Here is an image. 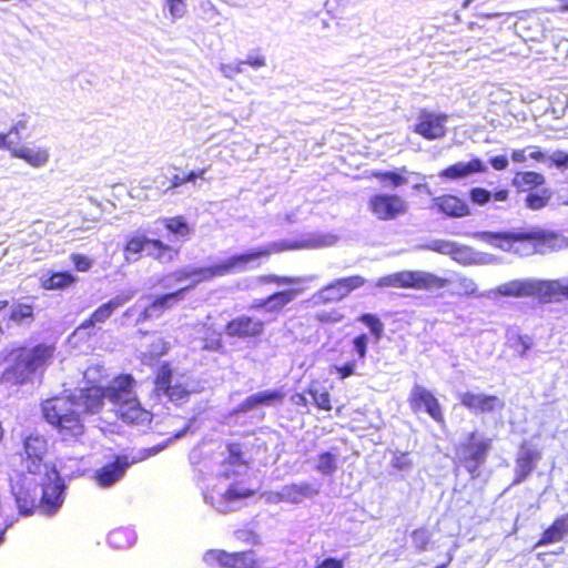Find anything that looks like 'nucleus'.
Returning a JSON list of instances; mask_svg holds the SVG:
<instances>
[{"instance_id": "obj_1", "label": "nucleus", "mask_w": 568, "mask_h": 568, "mask_svg": "<svg viewBox=\"0 0 568 568\" xmlns=\"http://www.w3.org/2000/svg\"><path fill=\"white\" fill-rule=\"evenodd\" d=\"M41 413L62 443H79L87 433L85 417L75 396L50 397L41 403Z\"/></svg>"}, {"instance_id": "obj_2", "label": "nucleus", "mask_w": 568, "mask_h": 568, "mask_svg": "<svg viewBox=\"0 0 568 568\" xmlns=\"http://www.w3.org/2000/svg\"><path fill=\"white\" fill-rule=\"evenodd\" d=\"M54 351L53 345L44 343L12 348L10 354L14 356V361L2 372L0 382L16 386L31 382L33 375L50 363Z\"/></svg>"}, {"instance_id": "obj_3", "label": "nucleus", "mask_w": 568, "mask_h": 568, "mask_svg": "<svg viewBox=\"0 0 568 568\" xmlns=\"http://www.w3.org/2000/svg\"><path fill=\"white\" fill-rule=\"evenodd\" d=\"M286 248L287 246L285 244L271 243L251 252L232 255L229 258L213 265L192 267L191 274H193V281L186 287L191 290L200 283L210 282L216 277H223L236 272L244 271L248 263L262 257H267L274 253L283 252Z\"/></svg>"}, {"instance_id": "obj_4", "label": "nucleus", "mask_w": 568, "mask_h": 568, "mask_svg": "<svg viewBox=\"0 0 568 568\" xmlns=\"http://www.w3.org/2000/svg\"><path fill=\"white\" fill-rule=\"evenodd\" d=\"M496 293L505 297H535L541 304L568 300V282L560 280H513L500 284Z\"/></svg>"}, {"instance_id": "obj_5", "label": "nucleus", "mask_w": 568, "mask_h": 568, "mask_svg": "<svg viewBox=\"0 0 568 568\" xmlns=\"http://www.w3.org/2000/svg\"><path fill=\"white\" fill-rule=\"evenodd\" d=\"M494 236L500 246L520 255L546 254L562 246L557 233L539 229L496 233Z\"/></svg>"}, {"instance_id": "obj_6", "label": "nucleus", "mask_w": 568, "mask_h": 568, "mask_svg": "<svg viewBox=\"0 0 568 568\" xmlns=\"http://www.w3.org/2000/svg\"><path fill=\"white\" fill-rule=\"evenodd\" d=\"M132 382V375L121 374L114 378V384L109 386L90 385L80 392L78 400L80 407L83 406L84 414H98L104 406L108 398L112 404L121 399V394L129 390Z\"/></svg>"}, {"instance_id": "obj_7", "label": "nucleus", "mask_w": 568, "mask_h": 568, "mask_svg": "<svg viewBox=\"0 0 568 568\" xmlns=\"http://www.w3.org/2000/svg\"><path fill=\"white\" fill-rule=\"evenodd\" d=\"M449 284V280L439 277L424 271H399L377 280L378 287H397L413 290H443Z\"/></svg>"}, {"instance_id": "obj_8", "label": "nucleus", "mask_w": 568, "mask_h": 568, "mask_svg": "<svg viewBox=\"0 0 568 568\" xmlns=\"http://www.w3.org/2000/svg\"><path fill=\"white\" fill-rule=\"evenodd\" d=\"M144 251H146L149 257L160 263H170L179 255V248L164 243L160 239H150L143 234L130 236L123 247L128 261L131 256L139 260Z\"/></svg>"}, {"instance_id": "obj_9", "label": "nucleus", "mask_w": 568, "mask_h": 568, "mask_svg": "<svg viewBox=\"0 0 568 568\" xmlns=\"http://www.w3.org/2000/svg\"><path fill=\"white\" fill-rule=\"evenodd\" d=\"M491 449L490 438H479L477 432L467 435L464 443L455 447L456 463L474 475L486 462L488 452Z\"/></svg>"}, {"instance_id": "obj_10", "label": "nucleus", "mask_w": 568, "mask_h": 568, "mask_svg": "<svg viewBox=\"0 0 568 568\" xmlns=\"http://www.w3.org/2000/svg\"><path fill=\"white\" fill-rule=\"evenodd\" d=\"M345 298L343 293L337 288L334 281L324 285L316 291L306 302L308 307L317 310L313 317L321 324H336L343 321L344 314L339 308H331L329 311H321L320 307L329 303H337Z\"/></svg>"}, {"instance_id": "obj_11", "label": "nucleus", "mask_w": 568, "mask_h": 568, "mask_svg": "<svg viewBox=\"0 0 568 568\" xmlns=\"http://www.w3.org/2000/svg\"><path fill=\"white\" fill-rule=\"evenodd\" d=\"M135 379L132 376L129 390L121 394V399L113 403L118 418L130 426H148L151 424L153 414L144 408L133 392Z\"/></svg>"}, {"instance_id": "obj_12", "label": "nucleus", "mask_w": 568, "mask_h": 568, "mask_svg": "<svg viewBox=\"0 0 568 568\" xmlns=\"http://www.w3.org/2000/svg\"><path fill=\"white\" fill-rule=\"evenodd\" d=\"M407 402L414 414H427L438 425L444 426L446 424L442 404L434 393L425 386L414 385Z\"/></svg>"}, {"instance_id": "obj_13", "label": "nucleus", "mask_w": 568, "mask_h": 568, "mask_svg": "<svg viewBox=\"0 0 568 568\" xmlns=\"http://www.w3.org/2000/svg\"><path fill=\"white\" fill-rule=\"evenodd\" d=\"M368 210L378 221H392L408 211L407 202L396 193H377L368 199Z\"/></svg>"}, {"instance_id": "obj_14", "label": "nucleus", "mask_w": 568, "mask_h": 568, "mask_svg": "<svg viewBox=\"0 0 568 568\" xmlns=\"http://www.w3.org/2000/svg\"><path fill=\"white\" fill-rule=\"evenodd\" d=\"M547 11L555 9H531L518 18L517 27L527 41H540L551 30V21L545 14Z\"/></svg>"}, {"instance_id": "obj_15", "label": "nucleus", "mask_w": 568, "mask_h": 568, "mask_svg": "<svg viewBox=\"0 0 568 568\" xmlns=\"http://www.w3.org/2000/svg\"><path fill=\"white\" fill-rule=\"evenodd\" d=\"M265 331V322L251 315H240L230 320L224 326V333L230 338L255 339Z\"/></svg>"}, {"instance_id": "obj_16", "label": "nucleus", "mask_w": 568, "mask_h": 568, "mask_svg": "<svg viewBox=\"0 0 568 568\" xmlns=\"http://www.w3.org/2000/svg\"><path fill=\"white\" fill-rule=\"evenodd\" d=\"M24 464L26 468L31 474H40L42 470H48L49 467L44 463V457L48 454V440L44 436L39 434H31L26 437L23 442Z\"/></svg>"}, {"instance_id": "obj_17", "label": "nucleus", "mask_w": 568, "mask_h": 568, "mask_svg": "<svg viewBox=\"0 0 568 568\" xmlns=\"http://www.w3.org/2000/svg\"><path fill=\"white\" fill-rule=\"evenodd\" d=\"M159 448H151L145 450L142 457L139 460L149 457L150 455L156 454ZM138 462V459L129 460L125 455H118L114 457V460L105 464L100 469H98L94 474V479L100 487H110L114 483H116L125 473L129 465Z\"/></svg>"}, {"instance_id": "obj_18", "label": "nucleus", "mask_w": 568, "mask_h": 568, "mask_svg": "<svg viewBox=\"0 0 568 568\" xmlns=\"http://www.w3.org/2000/svg\"><path fill=\"white\" fill-rule=\"evenodd\" d=\"M448 115L420 110L417 121L413 125V132L428 141L439 140L446 135V122Z\"/></svg>"}, {"instance_id": "obj_19", "label": "nucleus", "mask_w": 568, "mask_h": 568, "mask_svg": "<svg viewBox=\"0 0 568 568\" xmlns=\"http://www.w3.org/2000/svg\"><path fill=\"white\" fill-rule=\"evenodd\" d=\"M42 495L40 505L45 514H53L62 504L64 484L59 473L53 468L45 470V480L41 484Z\"/></svg>"}, {"instance_id": "obj_20", "label": "nucleus", "mask_w": 568, "mask_h": 568, "mask_svg": "<svg viewBox=\"0 0 568 568\" xmlns=\"http://www.w3.org/2000/svg\"><path fill=\"white\" fill-rule=\"evenodd\" d=\"M189 287H180L173 292L155 296L138 315L135 324H142L146 321L161 317L168 310H171L175 303L181 301Z\"/></svg>"}, {"instance_id": "obj_21", "label": "nucleus", "mask_w": 568, "mask_h": 568, "mask_svg": "<svg viewBox=\"0 0 568 568\" xmlns=\"http://www.w3.org/2000/svg\"><path fill=\"white\" fill-rule=\"evenodd\" d=\"M460 404L474 414H491L500 412L505 407V403L496 395L475 394L465 392L459 397Z\"/></svg>"}, {"instance_id": "obj_22", "label": "nucleus", "mask_w": 568, "mask_h": 568, "mask_svg": "<svg viewBox=\"0 0 568 568\" xmlns=\"http://www.w3.org/2000/svg\"><path fill=\"white\" fill-rule=\"evenodd\" d=\"M129 298L130 296H115L108 302L102 303L89 315L88 318L81 322V324L75 328V332L88 331V335H93L95 332H92V329L95 325L104 324L109 321L113 313L126 303Z\"/></svg>"}, {"instance_id": "obj_23", "label": "nucleus", "mask_w": 568, "mask_h": 568, "mask_svg": "<svg viewBox=\"0 0 568 568\" xmlns=\"http://www.w3.org/2000/svg\"><path fill=\"white\" fill-rule=\"evenodd\" d=\"M301 292L302 291L298 288L276 291L266 297L254 300L251 308L268 314H280L301 294Z\"/></svg>"}, {"instance_id": "obj_24", "label": "nucleus", "mask_w": 568, "mask_h": 568, "mask_svg": "<svg viewBox=\"0 0 568 568\" xmlns=\"http://www.w3.org/2000/svg\"><path fill=\"white\" fill-rule=\"evenodd\" d=\"M285 392L281 388L264 389L244 398L235 408L236 413H248L257 407H267L282 404Z\"/></svg>"}, {"instance_id": "obj_25", "label": "nucleus", "mask_w": 568, "mask_h": 568, "mask_svg": "<svg viewBox=\"0 0 568 568\" xmlns=\"http://www.w3.org/2000/svg\"><path fill=\"white\" fill-rule=\"evenodd\" d=\"M432 207L445 216L459 219L469 215V206L466 201L454 194H443L432 200Z\"/></svg>"}, {"instance_id": "obj_26", "label": "nucleus", "mask_w": 568, "mask_h": 568, "mask_svg": "<svg viewBox=\"0 0 568 568\" xmlns=\"http://www.w3.org/2000/svg\"><path fill=\"white\" fill-rule=\"evenodd\" d=\"M541 458V453L535 448H526L520 450L515 460L514 485H518L526 480L536 469L537 463Z\"/></svg>"}, {"instance_id": "obj_27", "label": "nucleus", "mask_w": 568, "mask_h": 568, "mask_svg": "<svg viewBox=\"0 0 568 568\" xmlns=\"http://www.w3.org/2000/svg\"><path fill=\"white\" fill-rule=\"evenodd\" d=\"M486 165L479 158H473L467 163L458 162L452 164L439 172V178L447 180H459L471 174L483 173Z\"/></svg>"}, {"instance_id": "obj_28", "label": "nucleus", "mask_w": 568, "mask_h": 568, "mask_svg": "<svg viewBox=\"0 0 568 568\" xmlns=\"http://www.w3.org/2000/svg\"><path fill=\"white\" fill-rule=\"evenodd\" d=\"M318 494V489L312 484L303 481L285 485L277 494V501L298 504L305 498H312Z\"/></svg>"}, {"instance_id": "obj_29", "label": "nucleus", "mask_w": 568, "mask_h": 568, "mask_svg": "<svg viewBox=\"0 0 568 568\" xmlns=\"http://www.w3.org/2000/svg\"><path fill=\"white\" fill-rule=\"evenodd\" d=\"M568 534V513L561 516H558L554 519L548 528H546L535 547H544L555 542H559L564 540L565 536Z\"/></svg>"}, {"instance_id": "obj_30", "label": "nucleus", "mask_w": 568, "mask_h": 568, "mask_svg": "<svg viewBox=\"0 0 568 568\" xmlns=\"http://www.w3.org/2000/svg\"><path fill=\"white\" fill-rule=\"evenodd\" d=\"M11 156L23 160L33 168L44 165L49 161V151L47 148L38 146L31 148H13L11 149Z\"/></svg>"}, {"instance_id": "obj_31", "label": "nucleus", "mask_w": 568, "mask_h": 568, "mask_svg": "<svg viewBox=\"0 0 568 568\" xmlns=\"http://www.w3.org/2000/svg\"><path fill=\"white\" fill-rule=\"evenodd\" d=\"M78 278L69 271H57L49 273L41 280L40 286L45 291H63L73 286Z\"/></svg>"}, {"instance_id": "obj_32", "label": "nucleus", "mask_w": 568, "mask_h": 568, "mask_svg": "<svg viewBox=\"0 0 568 568\" xmlns=\"http://www.w3.org/2000/svg\"><path fill=\"white\" fill-rule=\"evenodd\" d=\"M545 183V176L535 171L517 172L513 179V185L521 192H531Z\"/></svg>"}, {"instance_id": "obj_33", "label": "nucleus", "mask_w": 568, "mask_h": 568, "mask_svg": "<svg viewBox=\"0 0 568 568\" xmlns=\"http://www.w3.org/2000/svg\"><path fill=\"white\" fill-rule=\"evenodd\" d=\"M34 320V306L30 303H17L8 315V322L18 326L30 325Z\"/></svg>"}, {"instance_id": "obj_34", "label": "nucleus", "mask_w": 568, "mask_h": 568, "mask_svg": "<svg viewBox=\"0 0 568 568\" xmlns=\"http://www.w3.org/2000/svg\"><path fill=\"white\" fill-rule=\"evenodd\" d=\"M162 224L169 233L175 236L186 239L191 234V227L183 215L166 217L162 221Z\"/></svg>"}, {"instance_id": "obj_35", "label": "nucleus", "mask_w": 568, "mask_h": 568, "mask_svg": "<svg viewBox=\"0 0 568 568\" xmlns=\"http://www.w3.org/2000/svg\"><path fill=\"white\" fill-rule=\"evenodd\" d=\"M256 566L253 550L229 552L226 568H256Z\"/></svg>"}, {"instance_id": "obj_36", "label": "nucleus", "mask_w": 568, "mask_h": 568, "mask_svg": "<svg viewBox=\"0 0 568 568\" xmlns=\"http://www.w3.org/2000/svg\"><path fill=\"white\" fill-rule=\"evenodd\" d=\"M306 392L320 410L331 412L333 409L331 394L326 388L311 385Z\"/></svg>"}, {"instance_id": "obj_37", "label": "nucleus", "mask_w": 568, "mask_h": 568, "mask_svg": "<svg viewBox=\"0 0 568 568\" xmlns=\"http://www.w3.org/2000/svg\"><path fill=\"white\" fill-rule=\"evenodd\" d=\"M173 369L169 362H163L156 369L154 376V389L158 394L163 393L172 385Z\"/></svg>"}, {"instance_id": "obj_38", "label": "nucleus", "mask_w": 568, "mask_h": 568, "mask_svg": "<svg viewBox=\"0 0 568 568\" xmlns=\"http://www.w3.org/2000/svg\"><path fill=\"white\" fill-rule=\"evenodd\" d=\"M369 176L378 180L381 183H388L393 187H399L407 183V179L395 171H372Z\"/></svg>"}, {"instance_id": "obj_39", "label": "nucleus", "mask_w": 568, "mask_h": 568, "mask_svg": "<svg viewBox=\"0 0 568 568\" xmlns=\"http://www.w3.org/2000/svg\"><path fill=\"white\" fill-rule=\"evenodd\" d=\"M334 282L337 285V288H339V291L346 297L351 292L364 286L366 280L361 275H352L336 278Z\"/></svg>"}, {"instance_id": "obj_40", "label": "nucleus", "mask_w": 568, "mask_h": 568, "mask_svg": "<svg viewBox=\"0 0 568 568\" xmlns=\"http://www.w3.org/2000/svg\"><path fill=\"white\" fill-rule=\"evenodd\" d=\"M316 469L326 476L333 475L337 469L336 456L331 452L321 453L317 457Z\"/></svg>"}, {"instance_id": "obj_41", "label": "nucleus", "mask_w": 568, "mask_h": 568, "mask_svg": "<svg viewBox=\"0 0 568 568\" xmlns=\"http://www.w3.org/2000/svg\"><path fill=\"white\" fill-rule=\"evenodd\" d=\"M358 321L369 328L371 333L373 334L376 341L382 338L384 332V324L376 315L369 313L362 314L358 317Z\"/></svg>"}, {"instance_id": "obj_42", "label": "nucleus", "mask_w": 568, "mask_h": 568, "mask_svg": "<svg viewBox=\"0 0 568 568\" xmlns=\"http://www.w3.org/2000/svg\"><path fill=\"white\" fill-rule=\"evenodd\" d=\"M255 495V490L251 488L240 487L237 484H232L223 494V499L226 501H234L237 499L248 498Z\"/></svg>"}, {"instance_id": "obj_43", "label": "nucleus", "mask_w": 568, "mask_h": 568, "mask_svg": "<svg viewBox=\"0 0 568 568\" xmlns=\"http://www.w3.org/2000/svg\"><path fill=\"white\" fill-rule=\"evenodd\" d=\"M413 546L417 551H424L430 544V534L426 528L419 527L410 534Z\"/></svg>"}, {"instance_id": "obj_44", "label": "nucleus", "mask_w": 568, "mask_h": 568, "mask_svg": "<svg viewBox=\"0 0 568 568\" xmlns=\"http://www.w3.org/2000/svg\"><path fill=\"white\" fill-rule=\"evenodd\" d=\"M550 197V192L548 190H544L541 193H529L526 196L525 202L530 210L536 211L545 207L548 204Z\"/></svg>"}, {"instance_id": "obj_45", "label": "nucleus", "mask_w": 568, "mask_h": 568, "mask_svg": "<svg viewBox=\"0 0 568 568\" xmlns=\"http://www.w3.org/2000/svg\"><path fill=\"white\" fill-rule=\"evenodd\" d=\"M229 552L222 549H210L204 555V560L207 565H217L221 568H226Z\"/></svg>"}, {"instance_id": "obj_46", "label": "nucleus", "mask_w": 568, "mask_h": 568, "mask_svg": "<svg viewBox=\"0 0 568 568\" xmlns=\"http://www.w3.org/2000/svg\"><path fill=\"white\" fill-rule=\"evenodd\" d=\"M70 261L72 262L75 271L81 273L89 272L93 266V260L80 253H72L70 255Z\"/></svg>"}, {"instance_id": "obj_47", "label": "nucleus", "mask_w": 568, "mask_h": 568, "mask_svg": "<svg viewBox=\"0 0 568 568\" xmlns=\"http://www.w3.org/2000/svg\"><path fill=\"white\" fill-rule=\"evenodd\" d=\"M16 500L18 504V508L20 514L30 515L37 507V500L34 497H29L28 495L18 494L16 496Z\"/></svg>"}, {"instance_id": "obj_48", "label": "nucleus", "mask_w": 568, "mask_h": 568, "mask_svg": "<svg viewBox=\"0 0 568 568\" xmlns=\"http://www.w3.org/2000/svg\"><path fill=\"white\" fill-rule=\"evenodd\" d=\"M296 282V278L288 276H280L276 274H265L257 277L260 284L290 285Z\"/></svg>"}, {"instance_id": "obj_49", "label": "nucleus", "mask_w": 568, "mask_h": 568, "mask_svg": "<svg viewBox=\"0 0 568 568\" xmlns=\"http://www.w3.org/2000/svg\"><path fill=\"white\" fill-rule=\"evenodd\" d=\"M128 535V531L122 528L114 529L109 534V542L116 548L125 547L126 545H130V538Z\"/></svg>"}, {"instance_id": "obj_50", "label": "nucleus", "mask_w": 568, "mask_h": 568, "mask_svg": "<svg viewBox=\"0 0 568 568\" xmlns=\"http://www.w3.org/2000/svg\"><path fill=\"white\" fill-rule=\"evenodd\" d=\"M202 348L210 352L221 351L223 348V342L220 333L212 331L206 337H204Z\"/></svg>"}, {"instance_id": "obj_51", "label": "nucleus", "mask_w": 568, "mask_h": 568, "mask_svg": "<svg viewBox=\"0 0 568 568\" xmlns=\"http://www.w3.org/2000/svg\"><path fill=\"white\" fill-rule=\"evenodd\" d=\"M161 394L168 397V399L171 402H179L189 396L186 388L180 384L170 385L168 389Z\"/></svg>"}, {"instance_id": "obj_52", "label": "nucleus", "mask_w": 568, "mask_h": 568, "mask_svg": "<svg viewBox=\"0 0 568 568\" xmlns=\"http://www.w3.org/2000/svg\"><path fill=\"white\" fill-rule=\"evenodd\" d=\"M165 8L169 10L172 19H181L186 11L185 0H165Z\"/></svg>"}, {"instance_id": "obj_53", "label": "nucleus", "mask_w": 568, "mask_h": 568, "mask_svg": "<svg viewBox=\"0 0 568 568\" xmlns=\"http://www.w3.org/2000/svg\"><path fill=\"white\" fill-rule=\"evenodd\" d=\"M354 352L357 354L361 361H364L367 355L368 348V337L366 334L362 333L354 337L353 339Z\"/></svg>"}, {"instance_id": "obj_54", "label": "nucleus", "mask_w": 568, "mask_h": 568, "mask_svg": "<svg viewBox=\"0 0 568 568\" xmlns=\"http://www.w3.org/2000/svg\"><path fill=\"white\" fill-rule=\"evenodd\" d=\"M169 348L170 344L163 337H158L150 344L148 352L151 357H160L165 355Z\"/></svg>"}, {"instance_id": "obj_55", "label": "nucleus", "mask_w": 568, "mask_h": 568, "mask_svg": "<svg viewBox=\"0 0 568 568\" xmlns=\"http://www.w3.org/2000/svg\"><path fill=\"white\" fill-rule=\"evenodd\" d=\"M229 452V463L232 465H241L245 464L243 459L242 446L239 443H229L227 444Z\"/></svg>"}, {"instance_id": "obj_56", "label": "nucleus", "mask_w": 568, "mask_h": 568, "mask_svg": "<svg viewBox=\"0 0 568 568\" xmlns=\"http://www.w3.org/2000/svg\"><path fill=\"white\" fill-rule=\"evenodd\" d=\"M469 196L474 203L478 205H485L490 201L491 193L484 187H473L469 191Z\"/></svg>"}, {"instance_id": "obj_57", "label": "nucleus", "mask_w": 568, "mask_h": 568, "mask_svg": "<svg viewBox=\"0 0 568 568\" xmlns=\"http://www.w3.org/2000/svg\"><path fill=\"white\" fill-rule=\"evenodd\" d=\"M333 369L337 374V378L345 379L356 374V363L355 361H349L334 366Z\"/></svg>"}, {"instance_id": "obj_58", "label": "nucleus", "mask_w": 568, "mask_h": 568, "mask_svg": "<svg viewBox=\"0 0 568 568\" xmlns=\"http://www.w3.org/2000/svg\"><path fill=\"white\" fill-rule=\"evenodd\" d=\"M221 71L226 78L232 79L236 74L243 72L244 67H243L242 61L234 62V63H226V64H222Z\"/></svg>"}, {"instance_id": "obj_59", "label": "nucleus", "mask_w": 568, "mask_h": 568, "mask_svg": "<svg viewBox=\"0 0 568 568\" xmlns=\"http://www.w3.org/2000/svg\"><path fill=\"white\" fill-rule=\"evenodd\" d=\"M459 285L463 290V293H462L463 295L471 296V295L477 294L478 288H477L476 283L473 280L466 278V277L460 278Z\"/></svg>"}, {"instance_id": "obj_60", "label": "nucleus", "mask_w": 568, "mask_h": 568, "mask_svg": "<svg viewBox=\"0 0 568 568\" xmlns=\"http://www.w3.org/2000/svg\"><path fill=\"white\" fill-rule=\"evenodd\" d=\"M314 568H344V560L335 557H327L316 564Z\"/></svg>"}, {"instance_id": "obj_61", "label": "nucleus", "mask_w": 568, "mask_h": 568, "mask_svg": "<svg viewBox=\"0 0 568 568\" xmlns=\"http://www.w3.org/2000/svg\"><path fill=\"white\" fill-rule=\"evenodd\" d=\"M243 67L250 65L253 69H260L266 65L265 57L261 54L248 55L246 60H242Z\"/></svg>"}, {"instance_id": "obj_62", "label": "nucleus", "mask_w": 568, "mask_h": 568, "mask_svg": "<svg viewBox=\"0 0 568 568\" xmlns=\"http://www.w3.org/2000/svg\"><path fill=\"white\" fill-rule=\"evenodd\" d=\"M517 346H518L519 355L525 356L526 353L532 346V339L527 335H519V336H517Z\"/></svg>"}, {"instance_id": "obj_63", "label": "nucleus", "mask_w": 568, "mask_h": 568, "mask_svg": "<svg viewBox=\"0 0 568 568\" xmlns=\"http://www.w3.org/2000/svg\"><path fill=\"white\" fill-rule=\"evenodd\" d=\"M551 164L557 168H567L568 166V153L564 151H556L550 158Z\"/></svg>"}, {"instance_id": "obj_64", "label": "nucleus", "mask_w": 568, "mask_h": 568, "mask_svg": "<svg viewBox=\"0 0 568 568\" xmlns=\"http://www.w3.org/2000/svg\"><path fill=\"white\" fill-rule=\"evenodd\" d=\"M489 163L497 171H503L508 166V160L505 155H496L489 160Z\"/></svg>"}]
</instances>
